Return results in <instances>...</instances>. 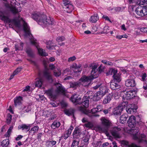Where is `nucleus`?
Instances as JSON below:
<instances>
[{"mask_svg":"<svg viewBox=\"0 0 147 147\" xmlns=\"http://www.w3.org/2000/svg\"><path fill=\"white\" fill-rule=\"evenodd\" d=\"M136 120H128L127 122L129 127L131 128H133L136 126L138 125L139 124L138 123H136Z\"/></svg>","mask_w":147,"mask_h":147,"instance_id":"393cba45","label":"nucleus"},{"mask_svg":"<svg viewBox=\"0 0 147 147\" xmlns=\"http://www.w3.org/2000/svg\"><path fill=\"white\" fill-rule=\"evenodd\" d=\"M9 144V140L8 139L4 140L2 142L1 145L3 147H7Z\"/></svg>","mask_w":147,"mask_h":147,"instance_id":"4c0bfd02","label":"nucleus"},{"mask_svg":"<svg viewBox=\"0 0 147 147\" xmlns=\"http://www.w3.org/2000/svg\"><path fill=\"white\" fill-rule=\"evenodd\" d=\"M31 110V109L30 106H28L27 107H24L22 109L24 112H28L29 111H30Z\"/></svg>","mask_w":147,"mask_h":147,"instance_id":"37998d69","label":"nucleus"},{"mask_svg":"<svg viewBox=\"0 0 147 147\" xmlns=\"http://www.w3.org/2000/svg\"><path fill=\"white\" fill-rule=\"evenodd\" d=\"M102 122L103 125L107 128H108L112 125V123L109 120H102Z\"/></svg>","mask_w":147,"mask_h":147,"instance_id":"72a5a7b5","label":"nucleus"},{"mask_svg":"<svg viewBox=\"0 0 147 147\" xmlns=\"http://www.w3.org/2000/svg\"><path fill=\"white\" fill-rule=\"evenodd\" d=\"M113 94L110 93L106 96L103 100V102L104 104L109 103L112 98Z\"/></svg>","mask_w":147,"mask_h":147,"instance_id":"4be33fe9","label":"nucleus"},{"mask_svg":"<svg viewBox=\"0 0 147 147\" xmlns=\"http://www.w3.org/2000/svg\"><path fill=\"white\" fill-rule=\"evenodd\" d=\"M0 19L3 21H4L6 23H10L13 22L15 24L18 26L20 25L19 22L17 21L16 19H14L12 20L10 19L8 16H5L4 13L0 11Z\"/></svg>","mask_w":147,"mask_h":147,"instance_id":"423d86ee","label":"nucleus"},{"mask_svg":"<svg viewBox=\"0 0 147 147\" xmlns=\"http://www.w3.org/2000/svg\"><path fill=\"white\" fill-rule=\"evenodd\" d=\"M101 92L98 91L94 94L93 100L94 101H96L99 100L105 95L103 94Z\"/></svg>","mask_w":147,"mask_h":147,"instance_id":"f3484780","label":"nucleus"},{"mask_svg":"<svg viewBox=\"0 0 147 147\" xmlns=\"http://www.w3.org/2000/svg\"><path fill=\"white\" fill-rule=\"evenodd\" d=\"M74 112V110L72 108L69 109H66L64 110V112L65 114L68 116L72 115L74 119H75L73 114Z\"/></svg>","mask_w":147,"mask_h":147,"instance_id":"aec40b11","label":"nucleus"},{"mask_svg":"<svg viewBox=\"0 0 147 147\" xmlns=\"http://www.w3.org/2000/svg\"><path fill=\"white\" fill-rule=\"evenodd\" d=\"M22 100V97L20 96L16 97L14 99V104L16 106L20 104Z\"/></svg>","mask_w":147,"mask_h":147,"instance_id":"7c9ffc66","label":"nucleus"},{"mask_svg":"<svg viewBox=\"0 0 147 147\" xmlns=\"http://www.w3.org/2000/svg\"><path fill=\"white\" fill-rule=\"evenodd\" d=\"M141 76L142 77V80L143 81H144L145 82H146V78L147 76L146 74V73H144L142 74Z\"/></svg>","mask_w":147,"mask_h":147,"instance_id":"603ef678","label":"nucleus"},{"mask_svg":"<svg viewBox=\"0 0 147 147\" xmlns=\"http://www.w3.org/2000/svg\"><path fill=\"white\" fill-rule=\"evenodd\" d=\"M61 73L60 70L58 69L55 70L54 71V75L56 77L59 76L61 75Z\"/></svg>","mask_w":147,"mask_h":147,"instance_id":"a19ab883","label":"nucleus"},{"mask_svg":"<svg viewBox=\"0 0 147 147\" xmlns=\"http://www.w3.org/2000/svg\"><path fill=\"white\" fill-rule=\"evenodd\" d=\"M99 92H101V93L103 94H104L105 95L106 93L108 92V90L106 87L103 86H101L99 89Z\"/></svg>","mask_w":147,"mask_h":147,"instance_id":"f704fd0d","label":"nucleus"},{"mask_svg":"<svg viewBox=\"0 0 147 147\" xmlns=\"http://www.w3.org/2000/svg\"><path fill=\"white\" fill-rule=\"evenodd\" d=\"M81 130L78 127L75 128L73 133V138L74 139H77L80 137Z\"/></svg>","mask_w":147,"mask_h":147,"instance_id":"4468645a","label":"nucleus"},{"mask_svg":"<svg viewBox=\"0 0 147 147\" xmlns=\"http://www.w3.org/2000/svg\"><path fill=\"white\" fill-rule=\"evenodd\" d=\"M13 129V127L12 126L9 127L7 131L4 135L5 137L6 138H8L10 136V135Z\"/></svg>","mask_w":147,"mask_h":147,"instance_id":"e433bc0d","label":"nucleus"},{"mask_svg":"<svg viewBox=\"0 0 147 147\" xmlns=\"http://www.w3.org/2000/svg\"><path fill=\"white\" fill-rule=\"evenodd\" d=\"M140 5H144L146 4V2L145 1V0H141L140 3Z\"/></svg>","mask_w":147,"mask_h":147,"instance_id":"e2e57ef3","label":"nucleus"},{"mask_svg":"<svg viewBox=\"0 0 147 147\" xmlns=\"http://www.w3.org/2000/svg\"><path fill=\"white\" fill-rule=\"evenodd\" d=\"M73 127L72 126H71L68 129V130L66 131H65V132L70 136L71 135L72 130H73Z\"/></svg>","mask_w":147,"mask_h":147,"instance_id":"de8ad7c7","label":"nucleus"},{"mask_svg":"<svg viewBox=\"0 0 147 147\" xmlns=\"http://www.w3.org/2000/svg\"><path fill=\"white\" fill-rule=\"evenodd\" d=\"M65 40V38L63 36H59L56 39V40L58 42L62 41Z\"/></svg>","mask_w":147,"mask_h":147,"instance_id":"8fccbe9b","label":"nucleus"},{"mask_svg":"<svg viewBox=\"0 0 147 147\" xmlns=\"http://www.w3.org/2000/svg\"><path fill=\"white\" fill-rule=\"evenodd\" d=\"M44 76L46 78L51 82L53 81L50 71L48 70H46L43 72Z\"/></svg>","mask_w":147,"mask_h":147,"instance_id":"dca6fc26","label":"nucleus"},{"mask_svg":"<svg viewBox=\"0 0 147 147\" xmlns=\"http://www.w3.org/2000/svg\"><path fill=\"white\" fill-rule=\"evenodd\" d=\"M121 129L120 128L118 127H114L112 129L111 131V132L113 136L115 138H119L120 135V131Z\"/></svg>","mask_w":147,"mask_h":147,"instance_id":"9d476101","label":"nucleus"},{"mask_svg":"<svg viewBox=\"0 0 147 147\" xmlns=\"http://www.w3.org/2000/svg\"><path fill=\"white\" fill-rule=\"evenodd\" d=\"M70 100L73 103L76 104L81 103V98L76 94H74L72 95L70 98Z\"/></svg>","mask_w":147,"mask_h":147,"instance_id":"1a4fd4ad","label":"nucleus"},{"mask_svg":"<svg viewBox=\"0 0 147 147\" xmlns=\"http://www.w3.org/2000/svg\"><path fill=\"white\" fill-rule=\"evenodd\" d=\"M140 30L143 32H147V28L142 27L141 28Z\"/></svg>","mask_w":147,"mask_h":147,"instance_id":"680f3d73","label":"nucleus"},{"mask_svg":"<svg viewBox=\"0 0 147 147\" xmlns=\"http://www.w3.org/2000/svg\"><path fill=\"white\" fill-rule=\"evenodd\" d=\"M76 59V57L75 56L70 57L68 59V61L70 62L73 61Z\"/></svg>","mask_w":147,"mask_h":147,"instance_id":"13d9d810","label":"nucleus"},{"mask_svg":"<svg viewBox=\"0 0 147 147\" xmlns=\"http://www.w3.org/2000/svg\"><path fill=\"white\" fill-rule=\"evenodd\" d=\"M10 9L11 12L14 14H16L19 12L18 10L14 7H11Z\"/></svg>","mask_w":147,"mask_h":147,"instance_id":"49530a36","label":"nucleus"},{"mask_svg":"<svg viewBox=\"0 0 147 147\" xmlns=\"http://www.w3.org/2000/svg\"><path fill=\"white\" fill-rule=\"evenodd\" d=\"M121 112L120 111H119L118 110L116 109V108L114 109V110L113 112V113L114 115H120Z\"/></svg>","mask_w":147,"mask_h":147,"instance_id":"3c124183","label":"nucleus"},{"mask_svg":"<svg viewBox=\"0 0 147 147\" xmlns=\"http://www.w3.org/2000/svg\"><path fill=\"white\" fill-rule=\"evenodd\" d=\"M102 62L104 64L108 65H111L112 64V63L111 62H110L105 60H102Z\"/></svg>","mask_w":147,"mask_h":147,"instance_id":"5fc2aeb1","label":"nucleus"},{"mask_svg":"<svg viewBox=\"0 0 147 147\" xmlns=\"http://www.w3.org/2000/svg\"><path fill=\"white\" fill-rule=\"evenodd\" d=\"M39 129V127L37 126H34L29 131V134L32 135H34L37 133Z\"/></svg>","mask_w":147,"mask_h":147,"instance_id":"b1692460","label":"nucleus"},{"mask_svg":"<svg viewBox=\"0 0 147 147\" xmlns=\"http://www.w3.org/2000/svg\"><path fill=\"white\" fill-rule=\"evenodd\" d=\"M82 105L85 108H88L89 105V98L87 96H85L82 100Z\"/></svg>","mask_w":147,"mask_h":147,"instance_id":"6ab92c4d","label":"nucleus"},{"mask_svg":"<svg viewBox=\"0 0 147 147\" xmlns=\"http://www.w3.org/2000/svg\"><path fill=\"white\" fill-rule=\"evenodd\" d=\"M40 101H45L46 100V98L44 97L43 96H39V98L38 99Z\"/></svg>","mask_w":147,"mask_h":147,"instance_id":"052dcab7","label":"nucleus"},{"mask_svg":"<svg viewBox=\"0 0 147 147\" xmlns=\"http://www.w3.org/2000/svg\"><path fill=\"white\" fill-rule=\"evenodd\" d=\"M143 88L144 90H147V84H146V82L144 83Z\"/></svg>","mask_w":147,"mask_h":147,"instance_id":"338daca9","label":"nucleus"},{"mask_svg":"<svg viewBox=\"0 0 147 147\" xmlns=\"http://www.w3.org/2000/svg\"><path fill=\"white\" fill-rule=\"evenodd\" d=\"M145 7L139 5L137 7L136 9V12L138 15L140 16H143L147 14V8H146Z\"/></svg>","mask_w":147,"mask_h":147,"instance_id":"6e6552de","label":"nucleus"},{"mask_svg":"<svg viewBox=\"0 0 147 147\" xmlns=\"http://www.w3.org/2000/svg\"><path fill=\"white\" fill-rule=\"evenodd\" d=\"M129 147H139V146L134 143L131 144L130 145H129Z\"/></svg>","mask_w":147,"mask_h":147,"instance_id":"774afa93","label":"nucleus"},{"mask_svg":"<svg viewBox=\"0 0 147 147\" xmlns=\"http://www.w3.org/2000/svg\"><path fill=\"white\" fill-rule=\"evenodd\" d=\"M117 73V70L115 69L111 68H110L108 71L107 72L106 74L107 76L109 75H114Z\"/></svg>","mask_w":147,"mask_h":147,"instance_id":"c85d7f7f","label":"nucleus"},{"mask_svg":"<svg viewBox=\"0 0 147 147\" xmlns=\"http://www.w3.org/2000/svg\"><path fill=\"white\" fill-rule=\"evenodd\" d=\"M63 8L64 11L67 13L72 12L74 9V7L72 4L70 3V2L68 0H63Z\"/></svg>","mask_w":147,"mask_h":147,"instance_id":"0eeeda50","label":"nucleus"},{"mask_svg":"<svg viewBox=\"0 0 147 147\" xmlns=\"http://www.w3.org/2000/svg\"><path fill=\"white\" fill-rule=\"evenodd\" d=\"M126 109L127 112L128 113H131L132 112H135L136 110V109H134L132 108H128L127 106Z\"/></svg>","mask_w":147,"mask_h":147,"instance_id":"c03bdc74","label":"nucleus"},{"mask_svg":"<svg viewBox=\"0 0 147 147\" xmlns=\"http://www.w3.org/2000/svg\"><path fill=\"white\" fill-rule=\"evenodd\" d=\"M46 44L47 45V48L49 49H52V48L54 47V45H52L53 42L49 40L47 41Z\"/></svg>","mask_w":147,"mask_h":147,"instance_id":"c9c22d12","label":"nucleus"},{"mask_svg":"<svg viewBox=\"0 0 147 147\" xmlns=\"http://www.w3.org/2000/svg\"><path fill=\"white\" fill-rule=\"evenodd\" d=\"M97 109L96 108H95L92 109L91 112H89L85 108L82 107H80L79 108V110L80 111L87 115L89 117L92 118L93 117H96L99 116V115L95 113H96L98 112Z\"/></svg>","mask_w":147,"mask_h":147,"instance_id":"39448f33","label":"nucleus"},{"mask_svg":"<svg viewBox=\"0 0 147 147\" xmlns=\"http://www.w3.org/2000/svg\"><path fill=\"white\" fill-rule=\"evenodd\" d=\"M69 136H70L69 135V134H67L65 132L64 134V135L63 136V138L64 139L66 140Z\"/></svg>","mask_w":147,"mask_h":147,"instance_id":"69168bd1","label":"nucleus"},{"mask_svg":"<svg viewBox=\"0 0 147 147\" xmlns=\"http://www.w3.org/2000/svg\"><path fill=\"white\" fill-rule=\"evenodd\" d=\"M43 80L42 78L37 79L35 82L36 87H41L43 82Z\"/></svg>","mask_w":147,"mask_h":147,"instance_id":"c756f323","label":"nucleus"},{"mask_svg":"<svg viewBox=\"0 0 147 147\" xmlns=\"http://www.w3.org/2000/svg\"><path fill=\"white\" fill-rule=\"evenodd\" d=\"M98 20V17L97 14L93 15L91 17L90 21L92 23H95Z\"/></svg>","mask_w":147,"mask_h":147,"instance_id":"473e14b6","label":"nucleus"},{"mask_svg":"<svg viewBox=\"0 0 147 147\" xmlns=\"http://www.w3.org/2000/svg\"><path fill=\"white\" fill-rule=\"evenodd\" d=\"M128 116L127 114H123L121 117L120 119H126L127 118Z\"/></svg>","mask_w":147,"mask_h":147,"instance_id":"864d4df0","label":"nucleus"},{"mask_svg":"<svg viewBox=\"0 0 147 147\" xmlns=\"http://www.w3.org/2000/svg\"><path fill=\"white\" fill-rule=\"evenodd\" d=\"M84 126L87 127L91 128L94 127V124L92 122H88L85 124Z\"/></svg>","mask_w":147,"mask_h":147,"instance_id":"79ce46f5","label":"nucleus"},{"mask_svg":"<svg viewBox=\"0 0 147 147\" xmlns=\"http://www.w3.org/2000/svg\"><path fill=\"white\" fill-rule=\"evenodd\" d=\"M131 130L134 139L137 140L139 142H142L145 140L146 136L144 134L139 135L138 134L139 131L138 129H131Z\"/></svg>","mask_w":147,"mask_h":147,"instance_id":"20e7f679","label":"nucleus"},{"mask_svg":"<svg viewBox=\"0 0 147 147\" xmlns=\"http://www.w3.org/2000/svg\"><path fill=\"white\" fill-rule=\"evenodd\" d=\"M127 104L128 102L127 101L122 102L116 107V109L120 111L121 113L123 109L127 106Z\"/></svg>","mask_w":147,"mask_h":147,"instance_id":"2eb2a0df","label":"nucleus"},{"mask_svg":"<svg viewBox=\"0 0 147 147\" xmlns=\"http://www.w3.org/2000/svg\"><path fill=\"white\" fill-rule=\"evenodd\" d=\"M23 29L25 33V35L26 36H30V39L31 43L33 45H35L37 48L39 54L42 56H46L48 55L47 53L45 52L42 48H39L38 47V46L37 42H36V40L33 37L31 34L29 26H28L27 24L24 22L23 24Z\"/></svg>","mask_w":147,"mask_h":147,"instance_id":"f03ea898","label":"nucleus"},{"mask_svg":"<svg viewBox=\"0 0 147 147\" xmlns=\"http://www.w3.org/2000/svg\"><path fill=\"white\" fill-rule=\"evenodd\" d=\"M79 140L78 139L74 140L71 145L72 147H76L78 146L79 144Z\"/></svg>","mask_w":147,"mask_h":147,"instance_id":"ea45409f","label":"nucleus"},{"mask_svg":"<svg viewBox=\"0 0 147 147\" xmlns=\"http://www.w3.org/2000/svg\"><path fill=\"white\" fill-rule=\"evenodd\" d=\"M60 122H57V121H54L52 124V127H55L58 128L60 126Z\"/></svg>","mask_w":147,"mask_h":147,"instance_id":"a18cd8bd","label":"nucleus"},{"mask_svg":"<svg viewBox=\"0 0 147 147\" xmlns=\"http://www.w3.org/2000/svg\"><path fill=\"white\" fill-rule=\"evenodd\" d=\"M45 93L49 96L50 98H51L53 99L56 98V96L53 94V90H46Z\"/></svg>","mask_w":147,"mask_h":147,"instance_id":"cd10ccee","label":"nucleus"},{"mask_svg":"<svg viewBox=\"0 0 147 147\" xmlns=\"http://www.w3.org/2000/svg\"><path fill=\"white\" fill-rule=\"evenodd\" d=\"M23 43L22 42L20 43V46L18 44L15 45V50L16 51L22 50L23 49Z\"/></svg>","mask_w":147,"mask_h":147,"instance_id":"58836bf2","label":"nucleus"},{"mask_svg":"<svg viewBox=\"0 0 147 147\" xmlns=\"http://www.w3.org/2000/svg\"><path fill=\"white\" fill-rule=\"evenodd\" d=\"M118 83H116L113 80H112L110 83V87L113 90L119 89L121 87Z\"/></svg>","mask_w":147,"mask_h":147,"instance_id":"a211bd4d","label":"nucleus"},{"mask_svg":"<svg viewBox=\"0 0 147 147\" xmlns=\"http://www.w3.org/2000/svg\"><path fill=\"white\" fill-rule=\"evenodd\" d=\"M81 65L79 64L77 65L76 63H74L71 67V69L73 70L75 73L79 72L82 71L81 69Z\"/></svg>","mask_w":147,"mask_h":147,"instance_id":"ddd939ff","label":"nucleus"},{"mask_svg":"<svg viewBox=\"0 0 147 147\" xmlns=\"http://www.w3.org/2000/svg\"><path fill=\"white\" fill-rule=\"evenodd\" d=\"M136 84L135 81L134 80H127L125 81V85L127 87H134Z\"/></svg>","mask_w":147,"mask_h":147,"instance_id":"412c9836","label":"nucleus"},{"mask_svg":"<svg viewBox=\"0 0 147 147\" xmlns=\"http://www.w3.org/2000/svg\"><path fill=\"white\" fill-rule=\"evenodd\" d=\"M32 125V124H23L18 126V129L22 130L23 131L27 132L30 130Z\"/></svg>","mask_w":147,"mask_h":147,"instance_id":"9b49d317","label":"nucleus"},{"mask_svg":"<svg viewBox=\"0 0 147 147\" xmlns=\"http://www.w3.org/2000/svg\"><path fill=\"white\" fill-rule=\"evenodd\" d=\"M32 18L36 21L38 24L42 25H52L54 22L53 19H51L50 17L47 18V16L43 14L39 13H34Z\"/></svg>","mask_w":147,"mask_h":147,"instance_id":"7ed1b4c3","label":"nucleus"},{"mask_svg":"<svg viewBox=\"0 0 147 147\" xmlns=\"http://www.w3.org/2000/svg\"><path fill=\"white\" fill-rule=\"evenodd\" d=\"M102 85L101 83H98L95 86L93 87V88L94 90H96L98 88H100Z\"/></svg>","mask_w":147,"mask_h":147,"instance_id":"4d7b16f0","label":"nucleus"},{"mask_svg":"<svg viewBox=\"0 0 147 147\" xmlns=\"http://www.w3.org/2000/svg\"><path fill=\"white\" fill-rule=\"evenodd\" d=\"M28 55L30 57H32L33 56V53L31 49H27L26 51Z\"/></svg>","mask_w":147,"mask_h":147,"instance_id":"09e8293b","label":"nucleus"},{"mask_svg":"<svg viewBox=\"0 0 147 147\" xmlns=\"http://www.w3.org/2000/svg\"><path fill=\"white\" fill-rule=\"evenodd\" d=\"M49 144H51L52 146H54L56 144L57 142L55 141L51 140L48 141Z\"/></svg>","mask_w":147,"mask_h":147,"instance_id":"bf43d9fd","label":"nucleus"},{"mask_svg":"<svg viewBox=\"0 0 147 147\" xmlns=\"http://www.w3.org/2000/svg\"><path fill=\"white\" fill-rule=\"evenodd\" d=\"M22 68L21 67H18L14 71V72L15 73L16 75L21 71Z\"/></svg>","mask_w":147,"mask_h":147,"instance_id":"6e6d98bb","label":"nucleus"},{"mask_svg":"<svg viewBox=\"0 0 147 147\" xmlns=\"http://www.w3.org/2000/svg\"><path fill=\"white\" fill-rule=\"evenodd\" d=\"M81 84V82L79 81L77 82H71L69 83L71 88L75 89Z\"/></svg>","mask_w":147,"mask_h":147,"instance_id":"a878e982","label":"nucleus"},{"mask_svg":"<svg viewBox=\"0 0 147 147\" xmlns=\"http://www.w3.org/2000/svg\"><path fill=\"white\" fill-rule=\"evenodd\" d=\"M113 77L114 79V80H113L114 81L119 83L121 81L120 75L119 74H117L116 73L115 75H113Z\"/></svg>","mask_w":147,"mask_h":147,"instance_id":"2f4dec72","label":"nucleus"},{"mask_svg":"<svg viewBox=\"0 0 147 147\" xmlns=\"http://www.w3.org/2000/svg\"><path fill=\"white\" fill-rule=\"evenodd\" d=\"M135 91L133 90H130L126 92V93L123 95V97L126 99H130L135 96Z\"/></svg>","mask_w":147,"mask_h":147,"instance_id":"f8f14e48","label":"nucleus"},{"mask_svg":"<svg viewBox=\"0 0 147 147\" xmlns=\"http://www.w3.org/2000/svg\"><path fill=\"white\" fill-rule=\"evenodd\" d=\"M90 138V136L89 135H84L82 138V141L85 144L83 145L84 146V147H87V145L89 142L88 141Z\"/></svg>","mask_w":147,"mask_h":147,"instance_id":"5701e85b","label":"nucleus"},{"mask_svg":"<svg viewBox=\"0 0 147 147\" xmlns=\"http://www.w3.org/2000/svg\"><path fill=\"white\" fill-rule=\"evenodd\" d=\"M57 89L56 91L57 93L60 92L64 93L65 91V89L62 87L61 84H58L56 85Z\"/></svg>","mask_w":147,"mask_h":147,"instance_id":"bb28decb","label":"nucleus"},{"mask_svg":"<svg viewBox=\"0 0 147 147\" xmlns=\"http://www.w3.org/2000/svg\"><path fill=\"white\" fill-rule=\"evenodd\" d=\"M102 18L104 19H105V20H108V21H109L110 22H111L109 18L108 17V16H105V15H103L102 16Z\"/></svg>","mask_w":147,"mask_h":147,"instance_id":"0e129e2a","label":"nucleus"},{"mask_svg":"<svg viewBox=\"0 0 147 147\" xmlns=\"http://www.w3.org/2000/svg\"><path fill=\"white\" fill-rule=\"evenodd\" d=\"M98 66L94 65L92 66V70L91 71V75L87 76L84 75L82 76L79 80V82L83 83L82 85L85 87H88L91 83L92 81L94 79L97 78L99 74L97 72Z\"/></svg>","mask_w":147,"mask_h":147,"instance_id":"f257e3e1","label":"nucleus"}]
</instances>
